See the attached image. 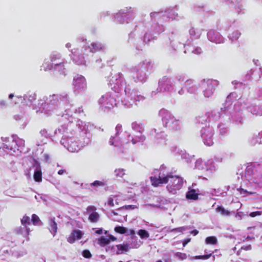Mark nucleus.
Wrapping results in <instances>:
<instances>
[{"label":"nucleus","mask_w":262,"mask_h":262,"mask_svg":"<svg viewBox=\"0 0 262 262\" xmlns=\"http://www.w3.org/2000/svg\"><path fill=\"white\" fill-rule=\"evenodd\" d=\"M83 235V233L80 230H73L69 237L67 238V241L70 244H73L76 240L81 239Z\"/></svg>","instance_id":"nucleus-5"},{"label":"nucleus","mask_w":262,"mask_h":262,"mask_svg":"<svg viewBox=\"0 0 262 262\" xmlns=\"http://www.w3.org/2000/svg\"><path fill=\"white\" fill-rule=\"evenodd\" d=\"M138 234L142 238H147L149 237V233L144 229H140L138 231Z\"/></svg>","instance_id":"nucleus-17"},{"label":"nucleus","mask_w":262,"mask_h":262,"mask_svg":"<svg viewBox=\"0 0 262 262\" xmlns=\"http://www.w3.org/2000/svg\"><path fill=\"white\" fill-rule=\"evenodd\" d=\"M213 256V259H215V255H212V253H209L207 254H205L203 255H196L195 256H193L192 259H208L211 256Z\"/></svg>","instance_id":"nucleus-15"},{"label":"nucleus","mask_w":262,"mask_h":262,"mask_svg":"<svg viewBox=\"0 0 262 262\" xmlns=\"http://www.w3.org/2000/svg\"><path fill=\"white\" fill-rule=\"evenodd\" d=\"M50 230L55 236L57 231V224L55 222V217L51 218L49 221Z\"/></svg>","instance_id":"nucleus-9"},{"label":"nucleus","mask_w":262,"mask_h":262,"mask_svg":"<svg viewBox=\"0 0 262 262\" xmlns=\"http://www.w3.org/2000/svg\"><path fill=\"white\" fill-rule=\"evenodd\" d=\"M135 208V206L134 205H125V206L121 207V208H125L126 209H134Z\"/></svg>","instance_id":"nucleus-34"},{"label":"nucleus","mask_w":262,"mask_h":262,"mask_svg":"<svg viewBox=\"0 0 262 262\" xmlns=\"http://www.w3.org/2000/svg\"><path fill=\"white\" fill-rule=\"evenodd\" d=\"M117 249L119 251L127 252L128 250V244L127 243L117 245L116 246Z\"/></svg>","instance_id":"nucleus-20"},{"label":"nucleus","mask_w":262,"mask_h":262,"mask_svg":"<svg viewBox=\"0 0 262 262\" xmlns=\"http://www.w3.org/2000/svg\"><path fill=\"white\" fill-rule=\"evenodd\" d=\"M21 224L25 226H27L30 224V217L25 215L21 219Z\"/></svg>","instance_id":"nucleus-22"},{"label":"nucleus","mask_w":262,"mask_h":262,"mask_svg":"<svg viewBox=\"0 0 262 262\" xmlns=\"http://www.w3.org/2000/svg\"><path fill=\"white\" fill-rule=\"evenodd\" d=\"M100 218L99 214L98 212L91 213L89 214V220L91 223H97L98 222Z\"/></svg>","instance_id":"nucleus-13"},{"label":"nucleus","mask_w":262,"mask_h":262,"mask_svg":"<svg viewBox=\"0 0 262 262\" xmlns=\"http://www.w3.org/2000/svg\"><path fill=\"white\" fill-rule=\"evenodd\" d=\"M159 83L165 90L169 91L172 87V82L168 77L164 76L159 81Z\"/></svg>","instance_id":"nucleus-6"},{"label":"nucleus","mask_w":262,"mask_h":262,"mask_svg":"<svg viewBox=\"0 0 262 262\" xmlns=\"http://www.w3.org/2000/svg\"><path fill=\"white\" fill-rule=\"evenodd\" d=\"M101 230H97V233H101Z\"/></svg>","instance_id":"nucleus-47"},{"label":"nucleus","mask_w":262,"mask_h":262,"mask_svg":"<svg viewBox=\"0 0 262 262\" xmlns=\"http://www.w3.org/2000/svg\"><path fill=\"white\" fill-rule=\"evenodd\" d=\"M156 262H162V261L161 260H157Z\"/></svg>","instance_id":"nucleus-49"},{"label":"nucleus","mask_w":262,"mask_h":262,"mask_svg":"<svg viewBox=\"0 0 262 262\" xmlns=\"http://www.w3.org/2000/svg\"><path fill=\"white\" fill-rule=\"evenodd\" d=\"M254 168V166L250 165L248 166L245 170V174L248 176L249 178L252 177L253 174V169Z\"/></svg>","instance_id":"nucleus-16"},{"label":"nucleus","mask_w":262,"mask_h":262,"mask_svg":"<svg viewBox=\"0 0 262 262\" xmlns=\"http://www.w3.org/2000/svg\"><path fill=\"white\" fill-rule=\"evenodd\" d=\"M0 104H1V105H5V104H6V103H5V102H1L0 103Z\"/></svg>","instance_id":"nucleus-46"},{"label":"nucleus","mask_w":262,"mask_h":262,"mask_svg":"<svg viewBox=\"0 0 262 262\" xmlns=\"http://www.w3.org/2000/svg\"><path fill=\"white\" fill-rule=\"evenodd\" d=\"M186 197L187 199L191 200H197L199 199L198 194L196 192L195 190L193 189L188 191Z\"/></svg>","instance_id":"nucleus-10"},{"label":"nucleus","mask_w":262,"mask_h":262,"mask_svg":"<svg viewBox=\"0 0 262 262\" xmlns=\"http://www.w3.org/2000/svg\"><path fill=\"white\" fill-rule=\"evenodd\" d=\"M109 144L111 145H114L115 146H120V144L118 143L115 140V137H111L110 141H109Z\"/></svg>","instance_id":"nucleus-26"},{"label":"nucleus","mask_w":262,"mask_h":262,"mask_svg":"<svg viewBox=\"0 0 262 262\" xmlns=\"http://www.w3.org/2000/svg\"><path fill=\"white\" fill-rule=\"evenodd\" d=\"M204 143L208 146H211L213 144V142H212V140H209V141H207V140H206L204 141Z\"/></svg>","instance_id":"nucleus-36"},{"label":"nucleus","mask_w":262,"mask_h":262,"mask_svg":"<svg viewBox=\"0 0 262 262\" xmlns=\"http://www.w3.org/2000/svg\"><path fill=\"white\" fill-rule=\"evenodd\" d=\"M262 214L261 211H254L250 213L249 215L250 216L252 217H255L256 216L260 215Z\"/></svg>","instance_id":"nucleus-30"},{"label":"nucleus","mask_w":262,"mask_h":262,"mask_svg":"<svg viewBox=\"0 0 262 262\" xmlns=\"http://www.w3.org/2000/svg\"><path fill=\"white\" fill-rule=\"evenodd\" d=\"M114 230L116 232L121 234H125L127 232V229L123 226H116Z\"/></svg>","instance_id":"nucleus-23"},{"label":"nucleus","mask_w":262,"mask_h":262,"mask_svg":"<svg viewBox=\"0 0 262 262\" xmlns=\"http://www.w3.org/2000/svg\"><path fill=\"white\" fill-rule=\"evenodd\" d=\"M173 117L169 113L165 114L162 118V121L165 124V126L167 127L169 123H172Z\"/></svg>","instance_id":"nucleus-11"},{"label":"nucleus","mask_w":262,"mask_h":262,"mask_svg":"<svg viewBox=\"0 0 262 262\" xmlns=\"http://www.w3.org/2000/svg\"><path fill=\"white\" fill-rule=\"evenodd\" d=\"M191 233L193 234L194 235H196L198 233V231L196 230H194L192 231Z\"/></svg>","instance_id":"nucleus-40"},{"label":"nucleus","mask_w":262,"mask_h":262,"mask_svg":"<svg viewBox=\"0 0 262 262\" xmlns=\"http://www.w3.org/2000/svg\"><path fill=\"white\" fill-rule=\"evenodd\" d=\"M216 210L217 212H220L222 215L229 216L230 215V212L229 210L225 209L221 206H218Z\"/></svg>","instance_id":"nucleus-14"},{"label":"nucleus","mask_w":262,"mask_h":262,"mask_svg":"<svg viewBox=\"0 0 262 262\" xmlns=\"http://www.w3.org/2000/svg\"><path fill=\"white\" fill-rule=\"evenodd\" d=\"M13 97H14V95H13V94H10L9 95V98L10 99H12Z\"/></svg>","instance_id":"nucleus-41"},{"label":"nucleus","mask_w":262,"mask_h":262,"mask_svg":"<svg viewBox=\"0 0 262 262\" xmlns=\"http://www.w3.org/2000/svg\"><path fill=\"white\" fill-rule=\"evenodd\" d=\"M213 93V91L212 88H211L210 89L209 88L204 91V95L206 97H209L211 96Z\"/></svg>","instance_id":"nucleus-25"},{"label":"nucleus","mask_w":262,"mask_h":262,"mask_svg":"<svg viewBox=\"0 0 262 262\" xmlns=\"http://www.w3.org/2000/svg\"><path fill=\"white\" fill-rule=\"evenodd\" d=\"M74 60L77 62L78 64H83L84 63V61L83 60H82L81 61H78L77 60L76 58V57L74 56Z\"/></svg>","instance_id":"nucleus-38"},{"label":"nucleus","mask_w":262,"mask_h":262,"mask_svg":"<svg viewBox=\"0 0 262 262\" xmlns=\"http://www.w3.org/2000/svg\"><path fill=\"white\" fill-rule=\"evenodd\" d=\"M122 130V125L121 124H117L116 126V135L118 134Z\"/></svg>","instance_id":"nucleus-33"},{"label":"nucleus","mask_w":262,"mask_h":262,"mask_svg":"<svg viewBox=\"0 0 262 262\" xmlns=\"http://www.w3.org/2000/svg\"><path fill=\"white\" fill-rule=\"evenodd\" d=\"M102 48V46L100 43L97 42H93L91 43L89 46V49L90 51L93 53L96 52L98 51H100Z\"/></svg>","instance_id":"nucleus-12"},{"label":"nucleus","mask_w":262,"mask_h":262,"mask_svg":"<svg viewBox=\"0 0 262 262\" xmlns=\"http://www.w3.org/2000/svg\"><path fill=\"white\" fill-rule=\"evenodd\" d=\"M31 221L32 224L34 226L39 225L40 222L39 217L36 214H33L32 215Z\"/></svg>","instance_id":"nucleus-21"},{"label":"nucleus","mask_w":262,"mask_h":262,"mask_svg":"<svg viewBox=\"0 0 262 262\" xmlns=\"http://www.w3.org/2000/svg\"><path fill=\"white\" fill-rule=\"evenodd\" d=\"M191 239L190 238H186L184 239L183 243V247H185L189 242H190Z\"/></svg>","instance_id":"nucleus-35"},{"label":"nucleus","mask_w":262,"mask_h":262,"mask_svg":"<svg viewBox=\"0 0 262 262\" xmlns=\"http://www.w3.org/2000/svg\"><path fill=\"white\" fill-rule=\"evenodd\" d=\"M66 173V171L64 169H60V170H58V174L59 175H62Z\"/></svg>","instance_id":"nucleus-37"},{"label":"nucleus","mask_w":262,"mask_h":262,"mask_svg":"<svg viewBox=\"0 0 262 262\" xmlns=\"http://www.w3.org/2000/svg\"><path fill=\"white\" fill-rule=\"evenodd\" d=\"M186 82L188 84H190L191 83V82H192V81H191V80H188L186 81Z\"/></svg>","instance_id":"nucleus-42"},{"label":"nucleus","mask_w":262,"mask_h":262,"mask_svg":"<svg viewBox=\"0 0 262 262\" xmlns=\"http://www.w3.org/2000/svg\"><path fill=\"white\" fill-rule=\"evenodd\" d=\"M59 59V56L58 55H53L51 56V65H48V62L46 61L45 62L43 63V67L44 68V70L45 71H47V70H51L52 69H53V68H54V66H61L62 68H63L64 67V64L62 62H56V60L57 59Z\"/></svg>","instance_id":"nucleus-4"},{"label":"nucleus","mask_w":262,"mask_h":262,"mask_svg":"<svg viewBox=\"0 0 262 262\" xmlns=\"http://www.w3.org/2000/svg\"><path fill=\"white\" fill-rule=\"evenodd\" d=\"M177 256L182 259H185L186 258V254L185 253L181 252H178L177 253Z\"/></svg>","instance_id":"nucleus-32"},{"label":"nucleus","mask_w":262,"mask_h":262,"mask_svg":"<svg viewBox=\"0 0 262 262\" xmlns=\"http://www.w3.org/2000/svg\"><path fill=\"white\" fill-rule=\"evenodd\" d=\"M110 243V239L105 237H101L98 240V243L101 246H104Z\"/></svg>","instance_id":"nucleus-19"},{"label":"nucleus","mask_w":262,"mask_h":262,"mask_svg":"<svg viewBox=\"0 0 262 262\" xmlns=\"http://www.w3.org/2000/svg\"><path fill=\"white\" fill-rule=\"evenodd\" d=\"M112 213H113L114 215H118V213H116V212H115L114 211H112Z\"/></svg>","instance_id":"nucleus-44"},{"label":"nucleus","mask_w":262,"mask_h":262,"mask_svg":"<svg viewBox=\"0 0 262 262\" xmlns=\"http://www.w3.org/2000/svg\"><path fill=\"white\" fill-rule=\"evenodd\" d=\"M205 253H207V251L205 250Z\"/></svg>","instance_id":"nucleus-52"},{"label":"nucleus","mask_w":262,"mask_h":262,"mask_svg":"<svg viewBox=\"0 0 262 262\" xmlns=\"http://www.w3.org/2000/svg\"><path fill=\"white\" fill-rule=\"evenodd\" d=\"M73 85L75 92L79 93L86 89V79L83 76L77 75L74 77Z\"/></svg>","instance_id":"nucleus-3"},{"label":"nucleus","mask_w":262,"mask_h":262,"mask_svg":"<svg viewBox=\"0 0 262 262\" xmlns=\"http://www.w3.org/2000/svg\"><path fill=\"white\" fill-rule=\"evenodd\" d=\"M119 204L117 195H111L107 199V204L110 207H115V205H118Z\"/></svg>","instance_id":"nucleus-8"},{"label":"nucleus","mask_w":262,"mask_h":262,"mask_svg":"<svg viewBox=\"0 0 262 262\" xmlns=\"http://www.w3.org/2000/svg\"><path fill=\"white\" fill-rule=\"evenodd\" d=\"M124 171L125 170L123 169L119 168L116 169L115 172L116 173V176L122 177L125 174Z\"/></svg>","instance_id":"nucleus-28"},{"label":"nucleus","mask_w":262,"mask_h":262,"mask_svg":"<svg viewBox=\"0 0 262 262\" xmlns=\"http://www.w3.org/2000/svg\"><path fill=\"white\" fill-rule=\"evenodd\" d=\"M111 239H112L113 241H114V240H115V239H116V237H114V236H112L111 237Z\"/></svg>","instance_id":"nucleus-45"},{"label":"nucleus","mask_w":262,"mask_h":262,"mask_svg":"<svg viewBox=\"0 0 262 262\" xmlns=\"http://www.w3.org/2000/svg\"><path fill=\"white\" fill-rule=\"evenodd\" d=\"M34 180L37 182H40L42 181V172L40 165L37 166L33 175Z\"/></svg>","instance_id":"nucleus-7"},{"label":"nucleus","mask_w":262,"mask_h":262,"mask_svg":"<svg viewBox=\"0 0 262 262\" xmlns=\"http://www.w3.org/2000/svg\"><path fill=\"white\" fill-rule=\"evenodd\" d=\"M238 190L241 192V193H242V191H244V192H246V190H244V189H242V188L239 189Z\"/></svg>","instance_id":"nucleus-43"},{"label":"nucleus","mask_w":262,"mask_h":262,"mask_svg":"<svg viewBox=\"0 0 262 262\" xmlns=\"http://www.w3.org/2000/svg\"><path fill=\"white\" fill-rule=\"evenodd\" d=\"M91 186H103L104 183L101 181H95L93 183H91Z\"/></svg>","instance_id":"nucleus-29"},{"label":"nucleus","mask_w":262,"mask_h":262,"mask_svg":"<svg viewBox=\"0 0 262 262\" xmlns=\"http://www.w3.org/2000/svg\"><path fill=\"white\" fill-rule=\"evenodd\" d=\"M97 208L95 206L90 205L87 207L86 210V213L89 214H90L91 213H95L97 212L96 211Z\"/></svg>","instance_id":"nucleus-24"},{"label":"nucleus","mask_w":262,"mask_h":262,"mask_svg":"<svg viewBox=\"0 0 262 262\" xmlns=\"http://www.w3.org/2000/svg\"><path fill=\"white\" fill-rule=\"evenodd\" d=\"M168 183L166 186L167 190L170 193L174 194L182 187L183 179L178 176H173L170 172V178Z\"/></svg>","instance_id":"nucleus-1"},{"label":"nucleus","mask_w":262,"mask_h":262,"mask_svg":"<svg viewBox=\"0 0 262 262\" xmlns=\"http://www.w3.org/2000/svg\"><path fill=\"white\" fill-rule=\"evenodd\" d=\"M205 242L207 244L215 245L217 244V241L214 236H208L206 238Z\"/></svg>","instance_id":"nucleus-18"},{"label":"nucleus","mask_w":262,"mask_h":262,"mask_svg":"<svg viewBox=\"0 0 262 262\" xmlns=\"http://www.w3.org/2000/svg\"><path fill=\"white\" fill-rule=\"evenodd\" d=\"M185 227H181L179 228H174L172 230V231H178L180 232H182L183 231L185 230Z\"/></svg>","instance_id":"nucleus-31"},{"label":"nucleus","mask_w":262,"mask_h":262,"mask_svg":"<svg viewBox=\"0 0 262 262\" xmlns=\"http://www.w3.org/2000/svg\"><path fill=\"white\" fill-rule=\"evenodd\" d=\"M179 94H181L182 92L179 91Z\"/></svg>","instance_id":"nucleus-50"},{"label":"nucleus","mask_w":262,"mask_h":262,"mask_svg":"<svg viewBox=\"0 0 262 262\" xmlns=\"http://www.w3.org/2000/svg\"><path fill=\"white\" fill-rule=\"evenodd\" d=\"M170 178V172L166 175H161L159 173L158 177L157 176H151L149 179L151 185L155 187H158L162 186L163 184H167L169 182Z\"/></svg>","instance_id":"nucleus-2"},{"label":"nucleus","mask_w":262,"mask_h":262,"mask_svg":"<svg viewBox=\"0 0 262 262\" xmlns=\"http://www.w3.org/2000/svg\"><path fill=\"white\" fill-rule=\"evenodd\" d=\"M179 94H181L182 92L179 91Z\"/></svg>","instance_id":"nucleus-51"},{"label":"nucleus","mask_w":262,"mask_h":262,"mask_svg":"<svg viewBox=\"0 0 262 262\" xmlns=\"http://www.w3.org/2000/svg\"><path fill=\"white\" fill-rule=\"evenodd\" d=\"M82 256L86 258H90L92 257V254L89 250H84L82 252Z\"/></svg>","instance_id":"nucleus-27"},{"label":"nucleus","mask_w":262,"mask_h":262,"mask_svg":"<svg viewBox=\"0 0 262 262\" xmlns=\"http://www.w3.org/2000/svg\"><path fill=\"white\" fill-rule=\"evenodd\" d=\"M129 234L131 235H134L135 234V231L133 229H130L129 230Z\"/></svg>","instance_id":"nucleus-39"},{"label":"nucleus","mask_w":262,"mask_h":262,"mask_svg":"<svg viewBox=\"0 0 262 262\" xmlns=\"http://www.w3.org/2000/svg\"><path fill=\"white\" fill-rule=\"evenodd\" d=\"M26 230H27V231L28 232V234H29V229L27 228Z\"/></svg>","instance_id":"nucleus-48"}]
</instances>
